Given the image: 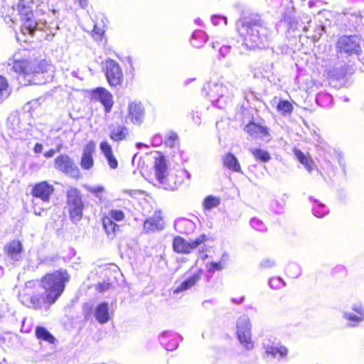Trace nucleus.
<instances>
[{"mask_svg":"<svg viewBox=\"0 0 364 364\" xmlns=\"http://www.w3.org/2000/svg\"><path fill=\"white\" fill-rule=\"evenodd\" d=\"M237 30L243 43L250 49L264 48L268 42L269 31L258 15H251L238 21Z\"/></svg>","mask_w":364,"mask_h":364,"instance_id":"obj_1","label":"nucleus"},{"mask_svg":"<svg viewBox=\"0 0 364 364\" xmlns=\"http://www.w3.org/2000/svg\"><path fill=\"white\" fill-rule=\"evenodd\" d=\"M153 158L154 159L155 176L163 188L171 191L176 190L183 183L185 176L190 179L191 174L186 170H180L176 174L168 173L164 156L160 153L155 152Z\"/></svg>","mask_w":364,"mask_h":364,"instance_id":"obj_2","label":"nucleus"},{"mask_svg":"<svg viewBox=\"0 0 364 364\" xmlns=\"http://www.w3.org/2000/svg\"><path fill=\"white\" fill-rule=\"evenodd\" d=\"M69 275L64 270H57L50 274H46L41 282V285L44 289L46 308H49L60 297L65 289V284L69 281Z\"/></svg>","mask_w":364,"mask_h":364,"instance_id":"obj_3","label":"nucleus"},{"mask_svg":"<svg viewBox=\"0 0 364 364\" xmlns=\"http://www.w3.org/2000/svg\"><path fill=\"white\" fill-rule=\"evenodd\" d=\"M54 190L53 186L47 181L38 183L33 186L32 189V202L35 215H41L42 211L49 208L50 199Z\"/></svg>","mask_w":364,"mask_h":364,"instance_id":"obj_4","label":"nucleus"},{"mask_svg":"<svg viewBox=\"0 0 364 364\" xmlns=\"http://www.w3.org/2000/svg\"><path fill=\"white\" fill-rule=\"evenodd\" d=\"M33 0H19L16 9L22 21L21 31L33 36L36 30H43L44 23H37L33 18V13L31 4Z\"/></svg>","mask_w":364,"mask_h":364,"instance_id":"obj_5","label":"nucleus"},{"mask_svg":"<svg viewBox=\"0 0 364 364\" xmlns=\"http://www.w3.org/2000/svg\"><path fill=\"white\" fill-rule=\"evenodd\" d=\"M205 90H207L206 94L210 101L219 109L224 108L232 97V87L230 89L223 83L210 82Z\"/></svg>","mask_w":364,"mask_h":364,"instance_id":"obj_6","label":"nucleus"},{"mask_svg":"<svg viewBox=\"0 0 364 364\" xmlns=\"http://www.w3.org/2000/svg\"><path fill=\"white\" fill-rule=\"evenodd\" d=\"M51 68V65L45 60L29 61L28 60L14 59L12 69L14 72L29 77L33 74H39L47 72Z\"/></svg>","mask_w":364,"mask_h":364,"instance_id":"obj_7","label":"nucleus"},{"mask_svg":"<svg viewBox=\"0 0 364 364\" xmlns=\"http://www.w3.org/2000/svg\"><path fill=\"white\" fill-rule=\"evenodd\" d=\"M66 203L70 220L74 223H78L82 218L85 205L82 196L77 188L70 187L67 190Z\"/></svg>","mask_w":364,"mask_h":364,"instance_id":"obj_8","label":"nucleus"},{"mask_svg":"<svg viewBox=\"0 0 364 364\" xmlns=\"http://www.w3.org/2000/svg\"><path fill=\"white\" fill-rule=\"evenodd\" d=\"M251 328V321L247 316L242 315L238 318L236 323L237 338L247 350H251L254 347L252 340Z\"/></svg>","mask_w":364,"mask_h":364,"instance_id":"obj_9","label":"nucleus"},{"mask_svg":"<svg viewBox=\"0 0 364 364\" xmlns=\"http://www.w3.org/2000/svg\"><path fill=\"white\" fill-rule=\"evenodd\" d=\"M207 240L205 235H199L193 240L188 241L180 236L175 237L173 241V249L177 253L189 254L194 250L199 248Z\"/></svg>","mask_w":364,"mask_h":364,"instance_id":"obj_10","label":"nucleus"},{"mask_svg":"<svg viewBox=\"0 0 364 364\" xmlns=\"http://www.w3.org/2000/svg\"><path fill=\"white\" fill-rule=\"evenodd\" d=\"M276 339L272 341L270 339L264 340L263 346L264 348V358L267 361L276 363L286 358L288 350L287 348L279 343L275 342Z\"/></svg>","mask_w":364,"mask_h":364,"instance_id":"obj_11","label":"nucleus"},{"mask_svg":"<svg viewBox=\"0 0 364 364\" xmlns=\"http://www.w3.org/2000/svg\"><path fill=\"white\" fill-rule=\"evenodd\" d=\"M342 317L350 328L358 327L364 321V304L360 301L353 303L350 310L342 311Z\"/></svg>","mask_w":364,"mask_h":364,"instance_id":"obj_12","label":"nucleus"},{"mask_svg":"<svg viewBox=\"0 0 364 364\" xmlns=\"http://www.w3.org/2000/svg\"><path fill=\"white\" fill-rule=\"evenodd\" d=\"M54 167L70 177L77 178L80 177V171L73 160L65 154L58 156L55 159Z\"/></svg>","mask_w":364,"mask_h":364,"instance_id":"obj_13","label":"nucleus"},{"mask_svg":"<svg viewBox=\"0 0 364 364\" xmlns=\"http://www.w3.org/2000/svg\"><path fill=\"white\" fill-rule=\"evenodd\" d=\"M360 39L357 36H343L337 42V49L341 53L349 55L358 54L360 52Z\"/></svg>","mask_w":364,"mask_h":364,"instance_id":"obj_14","label":"nucleus"},{"mask_svg":"<svg viewBox=\"0 0 364 364\" xmlns=\"http://www.w3.org/2000/svg\"><path fill=\"white\" fill-rule=\"evenodd\" d=\"M105 75L109 85L117 87L123 82V73L119 65L113 60H109L105 63Z\"/></svg>","mask_w":364,"mask_h":364,"instance_id":"obj_15","label":"nucleus"},{"mask_svg":"<svg viewBox=\"0 0 364 364\" xmlns=\"http://www.w3.org/2000/svg\"><path fill=\"white\" fill-rule=\"evenodd\" d=\"M91 97L92 100L100 102L106 113L111 111L114 101L112 95L104 87H97L92 90Z\"/></svg>","mask_w":364,"mask_h":364,"instance_id":"obj_16","label":"nucleus"},{"mask_svg":"<svg viewBox=\"0 0 364 364\" xmlns=\"http://www.w3.org/2000/svg\"><path fill=\"white\" fill-rule=\"evenodd\" d=\"M160 343L167 350H174L178 346V340H182V337L172 332L164 331L159 337Z\"/></svg>","mask_w":364,"mask_h":364,"instance_id":"obj_17","label":"nucleus"},{"mask_svg":"<svg viewBox=\"0 0 364 364\" xmlns=\"http://www.w3.org/2000/svg\"><path fill=\"white\" fill-rule=\"evenodd\" d=\"M128 117L135 124H141L144 118V108L141 102H132L128 106Z\"/></svg>","mask_w":364,"mask_h":364,"instance_id":"obj_18","label":"nucleus"},{"mask_svg":"<svg viewBox=\"0 0 364 364\" xmlns=\"http://www.w3.org/2000/svg\"><path fill=\"white\" fill-rule=\"evenodd\" d=\"M164 228V221L161 213L156 211L154 215L144 222V230L146 232L161 230Z\"/></svg>","mask_w":364,"mask_h":364,"instance_id":"obj_19","label":"nucleus"},{"mask_svg":"<svg viewBox=\"0 0 364 364\" xmlns=\"http://www.w3.org/2000/svg\"><path fill=\"white\" fill-rule=\"evenodd\" d=\"M95 149V144L92 141L85 145L80 161V166L83 169L89 170L93 166L92 153Z\"/></svg>","mask_w":364,"mask_h":364,"instance_id":"obj_20","label":"nucleus"},{"mask_svg":"<svg viewBox=\"0 0 364 364\" xmlns=\"http://www.w3.org/2000/svg\"><path fill=\"white\" fill-rule=\"evenodd\" d=\"M4 250L12 260L19 261L21 259L23 246L19 241L14 240L5 246Z\"/></svg>","mask_w":364,"mask_h":364,"instance_id":"obj_21","label":"nucleus"},{"mask_svg":"<svg viewBox=\"0 0 364 364\" xmlns=\"http://www.w3.org/2000/svg\"><path fill=\"white\" fill-rule=\"evenodd\" d=\"M245 130L254 138L266 139L268 135L267 128L255 122L246 125Z\"/></svg>","mask_w":364,"mask_h":364,"instance_id":"obj_22","label":"nucleus"},{"mask_svg":"<svg viewBox=\"0 0 364 364\" xmlns=\"http://www.w3.org/2000/svg\"><path fill=\"white\" fill-rule=\"evenodd\" d=\"M202 270H198L191 277H188L178 286H177L174 289V294H178L179 292L186 291L193 287L200 280Z\"/></svg>","mask_w":364,"mask_h":364,"instance_id":"obj_23","label":"nucleus"},{"mask_svg":"<svg viewBox=\"0 0 364 364\" xmlns=\"http://www.w3.org/2000/svg\"><path fill=\"white\" fill-rule=\"evenodd\" d=\"M343 18L348 21V24L346 26L349 28H357L360 26L364 25V16H361L359 12H344Z\"/></svg>","mask_w":364,"mask_h":364,"instance_id":"obj_24","label":"nucleus"},{"mask_svg":"<svg viewBox=\"0 0 364 364\" xmlns=\"http://www.w3.org/2000/svg\"><path fill=\"white\" fill-rule=\"evenodd\" d=\"M174 228L179 233L189 234L195 230L196 224L191 220L179 218L175 221Z\"/></svg>","mask_w":364,"mask_h":364,"instance_id":"obj_25","label":"nucleus"},{"mask_svg":"<svg viewBox=\"0 0 364 364\" xmlns=\"http://www.w3.org/2000/svg\"><path fill=\"white\" fill-rule=\"evenodd\" d=\"M223 164L227 168L234 172L241 173L242 169L236 156L232 153H228L222 157Z\"/></svg>","mask_w":364,"mask_h":364,"instance_id":"obj_26","label":"nucleus"},{"mask_svg":"<svg viewBox=\"0 0 364 364\" xmlns=\"http://www.w3.org/2000/svg\"><path fill=\"white\" fill-rule=\"evenodd\" d=\"M229 259V255L228 253L224 252L221 255L220 259L219 262H210L206 264V269L209 273H214L216 271L223 270Z\"/></svg>","mask_w":364,"mask_h":364,"instance_id":"obj_27","label":"nucleus"},{"mask_svg":"<svg viewBox=\"0 0 364 364\" xmlns=\"http://www.w3.org/2000/svg\"><path fill=\"white\" fill-rule=\"evenodd\" d=\"M95 316L97 321L100 323H107L109 319V306L106 302L100 304L95 309Z\"/></svg>","mask_w":364,"mask_h":364,"instance_id":"obj_28","label":"nucleus"},{"mask_svg":"<svg viewBox=\"0 0 364 364\" xmlns=\"http://www.w3.org/2000/svg\"><path fill=\"white\" fill-rule=\"evenodd\" d=\"M273 103L277 104V112L283 116L290 115L293 112V105L288 100L275 97L273 100Z\"/></svg>","mask_w":364,"mask_h":364,"instance_id":"obj_29","label":"nucleus"},{"mask_svg":"<svg viewBox=\"0 0 364 364\" xmlns=\"http://www.w3.org/2000/svg\"><path fill=\"white\" fill-rule=\"evenodd\" d=\"M294 154L297 160L304 166L305 168L311 173L315 168V164L309 155L304 154L299 149H294Z\"/></svg>","mask_w":364,"mask_h":364,"instance_id":"obj_30","label":"nucleus"},{"mask_svg":"<svg viewBox=\"0 0 364 364\" xmlns=\"http://www.w3.org/2000/svg\"><path fill=\"white\" fill-rule=\"evenodd\" d=\"M129 134L128 129L122 125H117L112 127L110 131L109 136L115 141L125 139Z\"/></svg>","mask_w":364,"mask_h":364,"instance_id":"obj_31","label":"nucleus"},{"mask_svg":"<svg viewBox=\"0 0 364 364\" xmlns=\"http://www.w3.org/2000/svg\"><path fill=\"white\" fill-rule=\"evenodd\" d=\"M102 224L107 237L110 239L114 238L116 236L117 232L119 230L118 225L105 216L102 218Z\"/></svg>","mask_w":364,"mask_h":364,"instance_id":"obj_32","label":"nucleus"},{"mask_svg":"<svg viewBox=\"0 0 364 364\" xmlns=\"http://www.w3.org/2000/svg\"><path fill=\"white\" fill-rule=\"evenodd\" d=\"M207 40L208 36L204 31L196 30L192 34L191 43L193 47L200 48L206 43Z\"/></svg>","mask_w":364,"mask_h":364,"instance_id":"obj_33","label":"nucleus"},{"mask_svg":"<svg viewBox=\"0 0 364 364\" xmlns=\"http://www.w3.org/2000/svg\"><path fill=\"white\" fill-rule=\"evenodd\" d=\"M38 339L46 341L49 343H54L55 337L44 327L37 326L35 331Z\"/></svg>","mask_w":364,"mask_h":364,"instance_id":"obj_34","label":"nucleus"},{"mask_svg":"<svg viewBox=\"0 0 364 364\" xmlns=\"http://www.w3.org/2000/svg\"><path fill=\"white\" fill-rule=\"evenodd\" d=\"M313 214L317 218H323L329 213L328 208L318 200H314L312 206Z\"/></svg>","mask_w":364,"mask_h":364,"instance_id":"obj_35","label":"nucleus"},{"mask_svg":"<svg viewBox=\"0 0 364 364\" xmlns=\"http://www.w3.org/2000/svg\"><path fill=\"white\" fill-rule=\"evenodd\" d=\"M250 151L257 161L266 163L271 159L270 154L264 149L259 148H251L250 149Z\"/></svg>","mask_w":364,"mask_h":364,"instance_id":"obj_36","label":"nucleus"},{"mask_svg":"<svg viewBox=\"0 0 364 364\" xmlns=\"http://www.w3.org/2000/svg\"><path fill=\"white\" fill-rule=\"evenodd\" d=\"M31 306L35 309H40L44 307L46 310L49 308H46L48 304L46 302V294L41 296L38 294L33 295L30 299Z\"/></svg>","mask_w":364,"mask_h":364,"instance_id":"obj_37","label":"nucleus"},{"mask_svg":"<svg viewBox=\"0 0 364 364\" xmlns=\"http://www.w3.org/2000/svg\"><path fill=\"white\" fill-rule=\"evenodd\" d=\"M10 94L11 91L6 79L0 75V102L8 98Z\"/></svg>","mask_w":364,"mask_h":364,"instance_id":"obj_38","label":"nucleus"},{"mask_svg":"<svg viewBox=\"0 0 364 364\" xmlns=\"http://www.w3.org/2000/svg\"><path fill=\"white\" fill-rule=\"evenodd\" d=\"M83 187L86 191L93 194L96 198H99L100 200L102 199L101 194L105 191L104 186L101 185L93 186L85 184L83 186Z\"/></svg>","mask_w":364,"mask_h":364,"instance_id":"obj_39","label":"nucleus"},{"mask_svg":"<svg viewBox=\"0 0 364 364\" xmlns=\"http://www.w3.org/2000/svg\"><path fill=\"white\" fill-rule=\"evenodd\" d=\"M105 217L108 218L112 221L115 220L117 222H120L124 219L125 215L122 210L112 209L109 210L107 215Z\"/></svg>","mask_w":364,"mask_h":364,"instance_id":"obj_40","label":"nucleus"},{"mask_svg":"<svg viewBox=\"0 0 364 364\" xmlns=\"http://www.w3.org/2000/svg\"><path fill=\"white\" fill-rule=\"evenodd\" d=\"M220 204L219 198L209 196L206 197L203 201V207L206 210H210L217 207Z\"/></svg>","mask_w":364,"mask_h":364,"instance_id":"obj_41","label":"nucleus"},{"mask_svg":"<svg viewBox=\"0 0 364 364\" xmlns=\"http://www.w3.org/2000/svg\"><path fill=\"white\" fill-rule=\"evenodd\" d=\"M164 142L166 146L173 148L178 143V136L176 133L173 132H169L166 134L165 139Z\"/></svg>","mask_w":364,"mask_h":364,"instance_id":"obj_42","label":"nucleus"},{"mask_svg":"<svg viewBox=\"0 0 364 364\" xmlns=\"http://www.w3.org/2000/svg\"><path fill=\"white\" fill-rule=\"evenodd\" d=\"M286 272L289 277L296 278L301 274V268L298 264L292 263L287 266Z\"/></svg>","mask_w":364,"mask_h":364,"instance_id":"obj_43","label":"nucleus"},{"mask_svg":"<svg viewBox=\"0 0 364 364\" xmlns=\"http://www.w3.org/2000/svg\"><path fill=\"white\" fill-rule=\"evenodd\" d=\"M286 285L281 277H272L269 280V286L274 289H280Z\"/></svg>","mask_w":364,"mask_h":364,"instance_id":"obj_44","label":"nucleus"},{"mask_svg":"<svg viewBox=\"0 0 364 364\" xmlns=\"http://www.w3.org/2000/svg\"><path fill=\"white\" fill-rule=\"evenodd\" d=\"M250 225L252 226V228H254L255 230H256L257 231L262 232V231L266 230L265 225L263 223V222L261 220H259L258 218L251 219Z\"/></svg>","mask_w":364,"mask_h":364,"instance_id":"obj_45","label":"nucleus"},{"mask_svg":"<svg viewBox=\"0 0 364 364\" xmlns=\"http://www.w3.org/2000/svg\"><path fill=\"white\" fill-rule=\"evenodd\" d=\"M276 264L275 261L271 258L263 259L259 263L260 269H267L274 267Z\"/></svg>","mask_w":364,"mask_h":364,"instance_id":"obj_46","label":"nucleus"},{"mask_svg":"<svg viewBox=\"0 0 364 364\" xmlns=\"http://www.w3.org/2000/svg\"><path fill=\"white\" fill-rule=\"evenodd\" d=\"M100 148L105 158L113 154L112 149L107 141H102L100 144Z\"/></svg>","mask_w":364,"mask_h":364,"instance_id":"obj_47","label":"nucleus"},{"mask_svg":"<svg viewBox=\"0 0 364 364\" xmlns=\"http://www.w3.org/2000/svg\"><path fill=\"white\" fill-rule=\"evenodd\" d=\"M106 159L107 161L109 166L111 168L115 169L117 168L118 161H117V159L114 157V156L113 155V154L109 156H107Z\"/></svg>","mask_w":364,"mask_h":364,"instance_id":"obj_48","label":"nucleus"},{"mask_svg":"<svg viewBox=\"0 0 364 364\" xmlns=\"http://www.w3.org/2000/svg\"><path fill=\"white\" fill-rule=\"evenodd\" d=\"M164 142V139L161 135L156 134L151 139V145L153 146H159Z\"/></svg>","mask_w":364,"mask_h":364,"instance_id":"obj_49","label":"nucleus"},{"mask_svg":"<svg viewBox=\"0 0 364 364\" xmlns=\"http://www.w3.org/2000/svg\"><path fill=\"white\" fill-rule=\"evenodd\" d=\"M111 286H112L111 283L104 281L97 284V289L100 292H105L106 291H108L109 289V288L111 287Z\"/></svg>","mask_w":364,"mask_h":364,"instance_id":"obj_50","label":"nucleus"},{"mask_svg":"<svg viewBox=\"0 0 364 364\" xmlns=\"http://www.w3.org/2000/svg\"><path fill=\"white\" fill-rule=\"evenodd\" d=\"M211 21L214 26L218 25L220 21H223L224 22L225 25H226L228 23L227 18L225 16H213Z\"/></svg>","mask_w":364,"mask_h":364,"instance_id":"obj_51","label":"nucleus"},{"mask_svg":"<svg viewBox=\"0 0 364 364\" xmlns=\"http://www.w3.org/2000/svg\"><path fill=\"white\" fill-rule=\"evenodd\" d=\"M61 146H58L57 150L50 149L44 154V156L46 158H51L55 154L56 151L59 152L60 151Z\"/></svg>","mask_w":364,"mask_h":364,"instance_id":"obj_52","label":"nucleus"},{"mask_svg":"<svg viewBox=\"0 0 364 364\" xmlns=\"http://www.w3.org/2000/svg\"><path fill=\"white\" fill-rule=\"evenodd\" d=\"M230 46H224L220 48V54L223 57H225V55L230 52Z\"/></svg>","mask_w":364,"mask_h":364,"instance_id":"obj_53","label":"nucleus"},{"mask_svg":"<svg viewBox=\"0 0 364 364\" xmlns=\"http://www.w3.org/2000/svg\"><path fill=\"white\" fill-rule=\"evenodd\" d=\"M324 26H319L316 28V31H315L316 33L313 35V37L314 38H319L320 36L323 34V32L324 31Z\"/></svg>","mask_w":364,"mask_h":364,"instance_id":"obj_54","label":"nucleus"},{"mask_svg":"<svg viewBox=\"0 0 364 364\" xmlns=\"http://www.w3.org/2000/svg\"><path fill=\"white\" fill-rule=\"evenodd\" d=\"M140 158H138V154H135L133 157H132V165L134 166L136 164H137L138 166H140Z\"/></svg>","mask_w":364,"mask_h":364,"instance_id":"obj_55","label":"nucleus"},{"mask_svg":"<svg viewBox=\"0 0 364 364\" xmlns=\"http://www.w3.org/2000/svg\"><path fill=\"white\" fill-rule=\"evenodd\" d=\"M42 150H43V146L42 144H36V145L34 146V148H33V151L36 154H39V153H41L42 152Z\"/></svg>","mask_w":364,"mask_h":364,"instance_id":"obj_56","label":"nucleus"},{"mask_svg":"<svg viewBox=\"0 0 364 364\" xmlns=\"http://www.w3.org/2000/svg\"><path fill=\"white\" fill-rule=\"evenodd\" d=\"M79 3L82 8H85L87 6V0H79Z\"/></svg>","mask_w":364,"mask_h":364,"instance_id":"obj_57","label":"nucleus"},{"mask_svg":"<svg viewBox=\"0 0 364 364\" xmlns=\"http://www.w3.org/2000/svg\"><path fill=\"white\" fill-rule=\"evenodd\" d=\"M94 32L98 36H101L103 33V31L101 29L97 28L96 26L94 28Z\"/></svg>","mask_w":364,"mask_h":364,"instance_id":"obj_58","label":"nucleus"},{"mask_svg":"<svg viewBox=\"0 0 364 364\" xmlns=\"http://www.w3.org/2000/svg\"><path fill=\"white\" fill-rule=\"evenodd\" d=\"M232 301L236 304H241L244 301V297H240L239 299H233Z\"/></svg>","mask_w":364,"mask_h":364,"instance_id":"obj_59","label":"nucleus"},{"mask_svg":"<svg viewBox=\"0 0 364 364\" xmlns=\"http://www.w3.org/2000/svg\"><path fill=\"white\" fill-rule=\"evenodd\" d=\"M136 146L137 149H141V147H149L148 145L143 144V143H137L136 144Z\"/></svg>","mask_w":364,"mask_h":364,"instance_id":"obj_60","label":"nucleus"},{"mask_svg":"<svg viewBox=\"0 0 364 364\" xmlns=\"http://www.w3.org/2000/svg\"><path fill=\"white\" fill-rule=\"evenodd\" d=\"M5 342H6V338L4 336H0V345L4 344Z\"/></svg>","mask_w":364,"mask_h":364,"instance_id":"obj_61","label":"nucleus"},{"mask_svg":"<svg viewBox=\"0 0 364 364\" xmlns=\"http://www.w3.org/2000/svg\"><path fill=\"white\" fill-rule=\"evenodd\" d=\"M195 23L196 24H197L198 26H201L202 25V21H200V18H196L195 19Z\"/></svg>","mask_w":364,"mask_h":364,"instance_id":"obj_62","label":"nucleus"},{"mask_svg":"<svg viewBox=\"0 0 364 364\" xmlns=\"http://www.w3.org/2000/svg\"><path fill=\"white\" fill-rule=\"evenodd\" d=\"M304 19L307 21L308 23H310L311 21L309 20V18L307 16L304 17Z\"/></svg>","mask_w":364,"mask_h":364,"instance_id":"obj_63","label":"nucleus"},{"mask_svg":"<svg viewBox=\"0 0 364 364\" xmlns=\"http://www.w3.org/2000/svg\"><path fill=\"white\" fill-rule=\"evenodd\" d=\"M303 30H304V31H306L308 30V27H307L306 26H304L303 27Z\"/></svg>","mask_w":364,"mask_h":364,"instance_id":"obj_64","label":"nucleus"}]
</instances>
